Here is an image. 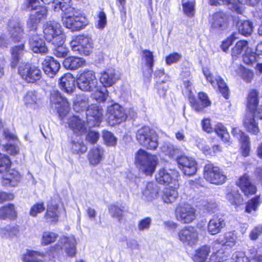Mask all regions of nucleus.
I'll list each match as a JSON object with an SVG mask.
<instances>
[{
	"instance_id": "1",
	"label": "nucleus",
	"mask_w": 262,
	"mask_h": 262,
	"mask_svg": "<svg viewBox=\"0 0 262 262\" xmlns=\"http://www.w3.org/2000/svg\"><path fill=\"white\" fill-rule=\"evenodd\" d=\"M71 0H55L52 7L55 11L61 10L65 12V16L62 18L63 25L72 31H79L86 25L84 17L76 15L77 13L74 8L71 7Z\"/></svg>"
},
{
	"instance_id": "2",
	"label": "nucleus",
	"mask_w": 262,
	"mask_h": 262,
	"mask_svg": "<svg viewBox=\"0 0 262 262\" xmlns=\"http://www.w3.org/2000/svg\"><path fill=\"white\" fill-rule=\"evenodd\" d=\"M135 162L140 171L146 176H151L155 171L159 160L156 155L140 149L135 154Z\"/></svg>"
},
{
	"instance_id": "3",
	"label": "nucleus",
	"mask_w": 262,
	"mask_h": 262,
	"mask_svg": "<svg viewBox=\"0 0 262 262\" xmlns=\"http://www.w3.org/2000/svg\"><path fill=\"white\" fill-rule=\"evenodd\" d=\"M136 140L142 146L150 150L156 149L159 145L156 132L148 126H143L136 132Z\"/></svg>"
},
{
	"instance_id": "4",
	"label": "nucleus",
	"mask_w": 262,
	"mask_h": 262,
	"mask_svg": "<svg viewBox=\"0 0 262 262\" xmlns=\"http://www.w3.org/2000/svg\"><path fill=\"white\" fill-rule=\"evenodd\" d=\"M62 28L56 21H47L43 26V33L46 39L54 45H61L64 42V35L62 33Z\"/></svg>"
},
{
	"instance_id": "5",
	"label": "nucleus",
	"mask_w": 262,
	"mask_h": 262,
	"mask_svg": "<svg viewBox=\"0 0 262 262\" xmlns=\"http://www.w3.org/2000/svg\"><path fill=\"white\" fill-rule=\"evenodd\" d=\"M76 82L78 88L83 92H93L98 88V81L95 72L92 70H84L80 73Z\"/></svg>"
},
{
	"instance_id": "6",
	"label": "nucleus",
	"mask_w": 262,
	"mask_h": 262,
	"mask_svg": "<svg viewBox=\"0 0 262 262\" xmlns=\"http://www.w3.org/2000/svg\"><path fill=\"white\" fill-rule=\"evenodd\" d=\"M28 7H31L32 12L27 21V26L31 30H36L40 20L45 17L47 14V8L39 6V0H28Z\"/></svg>"
},
{
	"instance_id": "7",
	"label": "nucleus",
	"mask_w": 262,
	"mask_h": 262,
	"mask_svg": "<svg viewBox=\"0 0 262 262\" xmlns=\"http://www.w3.org/2000/svg\"><path fill=\"white\" fill-rule=\"evenodd\" d=\"M11 161L9 157L2 156L0 153V173H4L3 183L4 185L14 186L20 180V175L14 169H10Z\"/></svg>"
},
{
	"instance_id": "8",
	"label": "nucleus",
	"mask_w": 262,
	"mask_h": 262,
	"mask_svg": "<svg viewBox=\"0 0 262 262\" xmlns=\"http://www.w3.org/2000/svg\"><path fill=\"white\" fill-rule=\"evenodd\" d=\"M107 103L106 115L110 125L120 124L126 119V113L122 106L113 101H108Z\"/></svg>"
},
{
	"instance_id": "9",
	"label": "nucleus",
	"mask_w": 262,
	"mask_h": 262,
	"mask_svg": "<svg viewBox=\"0 0 262 262\" xmlns=\"http://www.w3.org/2000/svg\"><path fill=\"white\" fill-rule=\"evenodd\" d=\"M245 52L243 59L244 62L247 64H252L256 62V57L255 53L249 48L248 43L246 40H241L236 42L232 48L231 55L233 58L238 57Z\"/></svg>"
},
{
	"instance_id": "10",
	"label": "nucleus",
	"mask_w": 262,
	"mask_h": 262,
	"mask_svg": "<svg viewBox=\"0 0 262 262\" xmlns=\"http://www.w3.org/2000/svg\"><path fill=\"white\" fill-rule=\"evenodd\" d=\"M72 50L77 53L88 55L93 48V40L89 36L79 35L73 38L70 42Z\"/></svg>"
},
{
	"instance_id": "11",
	"label": "nucleus",
	"mask_w": 262,
	"mask_h": 262,
	"mask_svg": "<svg viewBox=\"0 0 262 262\" xmlns=\"http://www.w3.org/2000/svg\"><path fill=\"white\" fill-rule=\"evenodd\" d=\"M196 216V209L189 204H180L175 210L176 220L183 224L192 223Z\"/></svg>"
},
{
	"instance_id": "12",
	"label": "nucleus",
	"mask_w": 262,
	"mask_h": 262,
	"mask_svg": "<svg viewBox=\"0 0 262 262\" xmlns=\"http://www.w3.org/2000/svg\"><path fill=\"white\" fill-rule=\"evenodd\" d=\"M18 73L22 79L29 83H34L40 80L42 72L38 67L29 63H23L18 67Z\"/></svg>"
},
{
	"instance_id": "13",
	"label": "nucleus",
	"mask_w": 262,
	"mask_h": 262,
	"mask_svg": "<svg viewBox=\"0 0 262 262\" xmlns=\"http://www.w3.org/2000/svg\"><path fill=\"white\" fill-rule=\"evenodd\" d=\"M204 177L207 181L215 185L222 184L226 180V176L222 170L210 163L204 166Z\"/></svg>"
},
{
	"instance_id": "14",
	"label": "nucleus",
	"mask_w": 262,
	"mask_h": 262,
	"mask_svg": "<svg viewBox=\"0 0 262 262\" xmlns=\"http://www.w3.org/2000/svg\"><path fill=\"white\" fill-rule=\"evenodd\" d=\"M50 101L52 105H55L59 117L64 123V118L69 111V104L67 99L63 98L58 91L53 90L51 94Z\"/></svg>"
},
{
	"instance_id": "15",
	"label": "nucleus",
	"mask_w": 262,
	"mask_h": 262,
	"mask_svg": "<svg viewBox=\"0 0 262 262\" xmlns=\"http://www.w3.org/2000/svg\"><path fill=\"white\" fill-rule=\"evenodd\" d=\"M179 239L185 245L192 247L199 241V232L194 227H184L178 233Z\"/></svg>"
},
{
	"instance_id": "16",
	"label": "nucleus",
	"mask_w": 262,
	"mask_h": 262,
	"mask_svg": "<svg viewBox=\"0 0 262 262\" xmlns=\"http://www.w3.org/2000/svg\"><path fill=\"white\" fill-rule=\"evenodd\" d=\"M176 161L179 168L185 175L190 176L196 173L197 163L193 158L181 156L178 157Z\"/></svg>"
},
{
	"instance_id": "17",
	"label": "nucleus",
	"mask_w": 262,
	"mask_h": 262,
	"mask_svg": "<svg viewBox=\"0 0 262 262\" xmlns=\"http://www.w3.org/2000/svg\"><path fill=\"white\" fill-rule=\"evenodd\" d=\"M76 239L73 236H63L60 238L58 244L52 248V250L56 251L64 249L68 255L73 256L76 252Z\"/></svg>"
},
{
	"instance_id": "18",
	"label": "nucleus",
	"mask_w": 262,
	"mask_h": 262,
	"mask_svg": "<svg viewBox=\"0 0 262 262\" xmlns=\"http://www.w3.org/2000/svg\"><path fill=\"white\" fill-rule=\"evenodd\" d=\"M85 114L90 126H98L102 119V109L96 105H91Z\"/></svg>"
},
{
	"instance_id": "19",
	"label": "nucleus",
	"mask_w": 262,
	"mask_h": 262,
	"mask_svg": "<svg viewBox=\"0 0 262 262\" xmlns=\"http://www.w3.org/2000/svg\"><path fill=\"white\" fill-rule=\"evenodd\" d=\"M203 72L207 80L213 86L217 85L218 89L223 96L227 98L228 95L229 89L224 80L220 76L214 77L207 69H203Z\"/></svg>"
},
{
	"instance_id": "20",
	"label": "nucleus",
	"mask_w": 262,
	"mask_h": 262,
	"mask_svg": "<svg viewBox=\"0 0 262 262\" xmlns=\"http://www.w3.org/2000/svg\"><path fill=\"white\" fill-rule=\"evenodd\" d=\"M232 133L239 141L242 155L244 157L248 156L250 151V142L249 137L238 127L233 128Z\"/></svg>"
},
{
	"instance_id": "21",
	"label": "nucleus",
	"mask_w": 262,
	"mask_h": 262,
	"mask_svg": "<svg viewBox=\"0 0 262 262\" xmlns=\"http://www.w3.org/2000/svg\"><path fill=\"white\" fill-rule=\"evenodd\" d=\"M177 171L171 169L161 168L159 170L156 174V180L161 184H169L173 180L174 183L177 182L174 179L177 177Z\"/></svg>"
},
{
	"instance_id": "22",
	"label": "nucleus",
	"mask_w": 262,
	"mask_h": 262,
	"mask_svg": "<svg viewBox=\"0 0 262 262\" xmlns=\"http://www.w3.org/2000/svg\"><path fill=\"white\" fill-rule=\"evenodd\" d=\"M189 101L191 106L196 112L202 111L205 107L209 106L211 104L207 95L203 92L198 94V99L190 95L189 97Z\"/></svg>"
},
{
	"instance_id": "23",
	"label": "nucleus",
	"mask_w": 262,
	"mask_h": 262,
	"mask_svg": "<svg viewBox=\"0 0 262 262\" xmlns=\"http://www.w3.org/2000/svg\"><path fill=\"white\" fill-rule=\"evenodd\" d=\"M69 126L74 133L78 136L85 134L87 130L84 120L79 115H74L70 118Z\"/></svg>"
},
{
	"instance_id": "24",
	"label": "nucleus",
	"mask_w": 262,
	"mask_h": 262,
	"mask_svg": "<svg viewBox=\"0 0 262 262\" xmlns=\"http://www.w3.org/2000/svg\"><path fill=\"white\" fill-rule=\"evenodd\" d=\"M45 73L50 77H53L59 71L60 64L53 57L47 56L42 62Z\"/></svg>"
},
{
	"instance_id": "25",
	"label": "nucleus",
	"mask_w": 262,
	"mask_h": 262,
	"mask_svg": "<svg viewBox=\"0 0 262 262\" xmlns=\"http://www.w3.org/2000/svg\"><path fill=\"white\" fill-rule=\"evenodd\" d=\"M260 0H223L224 5H227L232 11L237 13L242 12V5H249L254 6L259 2Z\"/></svg>"
},
{
	"instance_id": "26",
	"label": "nucleus",
	"mask_w": 262,
	"mask_h": 262,
	"mask_svg": "<svg viewBox=\"0 0 262 262\" xmlns=\"http://www.w3.org/2000/svg\"><path fill=\"white\" fill-rule=\"evenodd\" d=\"M118 79L116 70L113 68H109L101 74L100 81L103 85V87L106 88L112 86Z\"/></svg>"
},
{
	"instance_id": "27",
	"label": "nucleus",
	"mask_w": 262,
	"mask_h": 262,
	"mask_svg": "<svg viewBox=\"0 0 262 262\" xmlns=\"http://www.w3.org/2000/svg\"><path fill=\"white\" fill-rule=\"evenodd\" d=\"M236 184L245 195L252 194L256 192V188L252 183L249 177L247 174L241 177Z\"/></svg>"
},
{
	"instance_id": "28",
	"label": "nucleus",
	"mask_w": 262,
	"mask_h": 262,
	"mask_svg": "<svg viewBox=\"0 0 262 262\" xmlns=\"http://www.w3.org/2000/svg\"><path fill=\"white\" fill-rule=\"evenodd\" d=\"M8 31L12 40L19 41L23 38V29L19 21L12 20L8 26Z\"/></svg>"
},
{
	"instance_id": "29",
	"label": "nucleus",
	"mask_w": 262,
	"mask_h": 262,
	"mask_svg": "<svg viewBox=\"0 0 262 262\" xmlns=\"http://www.w3.org/2000/svg\"><path fill=\"white\" fill-rule=\"evenodd\" d=\"M29 44L30 49L34 53H46L48 52L45 41L37 35H34L30 37Z\"/></svg>"
},
{
	"instance_id": "30",
	"label": "nucleus",
	"mask_w": 262,
	"mask_h": 262,
	"mask_svg": "<svg viewBox=\"0 0 262 262\" xmlns=\"http://www.w3.org/2000/svg\"><path fill=\"white\" fill-rule=\"evenodd\" d=\"M227 19L226 13L222 11L215 13L213 15L211 28L219 31L225 29L227 27Z\"/></svg>"
},
{
	"instance_id": "31",
	"label": "nucleus",
	"mask_w": 262,
	"mask_h": 262,
	"mask_svg": "<svg viewBox=\"0 0 262 262\" xmlns=\"http://www.w3.org/2000/svg\"><path fill=\"white\" fill-rule=\"evenodd\" d=\"M225 220L219 216H214L208 224V232L211 235L220 233L225 226Z\"/></svg>"
},
{
	"instance_id": "32",
	"label": "nucleus",
	"mask_w": 262,
	"mask_h": 262,
	"mask_svg": "<svg viewBox=\"0 0 262 262\" xmlns=\"http://www.w3.org/2000/svg\"><path fill=\"white\" fill-rule=\"evenodd\" d=\"M159 192V187L154 182H148L143 189L142 195L148 201H151L157 198Z\"/></svg>"
},
{
	"instance_id": "33",
	"label": "nucleus",
	"mask_w": 262,
	"mask_h": 262,
	"mask_svg": "<svg viewBox=\"0 0 262 262\" xmlns=\"http://www.w3.org/2000/svg\"><path fill=\"white\" fill-rule=\"evenodd\" d=\"M75 78L70 73H67L60 79V86L65 92L71 94L75 89Z\"/></svg>"
},
{
	"instance_id": "34",
	"label": "nucleus",
	"mask_w": 262,
	"mask_h": 262,
	"mask_svg": "<svg viewBox=\"0 0 262 262\" xmlns=\"http://www.w3.org/2000/svg\"><path fill=\"white\" fill-rule=\"evenodd\" d=\"M104 150L100 146L94 147L88 153V160L93 165L98 164L103 159Z\"/></svg>"
},
{
	"instance_id": "35",
	"label": "nucleus",
	"mask_w": 262,
	"mask_h": 262,
	"mask_svg": "<svg viewBox=\"0 0 262 262\" xmlns=\"http://www.w3.org/2000/svg\"><path fill=\"white\" fill-rule=\"evenodd\" d=\"M244 125L249 133L253 135H257L259 132L257 123L254 120L253 112L247 114L244 120Z\"/></svg>"
},
{
	"instance_id": "36",
	"label": "nucleus",
	"mask_w": 262,
	"mask_h": 262,
	"mask_svg": "<svg viewBox=\"0 0 262 262\" xmlns=\"http://www.w3.org/2000/svg\"><path fill=\"white\" fill-rule=\"evenodd\" d=\"M85 63L83 59L75 56H70L64 59L63 62V66L67 69L72 70H76Z\"/></svg>"
},
{
	"instance_id": "37",
	"label": "nucleus",
	"mask_w": 262,
	"mask_h": 262,
	"mask_svg": "<svg viewBox=\"0 0 262 262\" xmlns=\"http://www.w3.org/2000/svg\"><path fill=\"white\" fill-rule=\"evenodd\" d=\"M178 182L174 183V188L171 186L169 188H166L162 195V200L164 202L167 204L172 203L175 202L178 196V193L176 189L178 188Z\"/></svg>"
},
{
	"instance_id": "38",
	"label": "nucleus",
	"mask_w": 262,
	"mask_h": 262,
	"mask_svg": "<svg viewBox=\"0 0 262 262\" xmlns=\"http://www.w3.org/2000/svg\"><path fill=\"white\" fill-rule=\"evenodd\" d=\"M143 58L145 61L146 64L147 66V69L146 72H144V77L149 79L152 73V67L154 66V56L152 53L148 50L143 51Z\"/></svg>"
},
{
	"instance_id": "39",
	"label": "nucleus",
	"mask_w": 262,
	"mask_h": 262,
	"mask_svg": "<svg viewBox=\"0 0 262 262\" xmlns=\"http://www.w3.org/2000/svg\"><path fill=\"white\" fill-rule=\"evenodd\" d=\"M58 205L51 203L48 205L47 211L45 214V219L49 223H57L58 221Z\"/></svg>"
},
{
	"instance_id": "40",
	"label": "nucleus",
	"mask_w": 262,
	"mask_h": 262,
	"mask_svg": "<svg viewBox=\"0 0 262 262\" xmlns=\"http://www.w3.org/2000/svg\"><path fill=\"white\" fill-rule=\"evenodd\" d=\"M24 51L25 46L24 44L16 46L11 49V66L12 68L16 67Z\"/></svg>"
},
{
	"instance_id": "41",
	"label": "nucleus",
	"mask_w": 262,
	"mask_h": 262,
	"mask_svg": "<svg viewBox=\"0 0 262 262\" xmlns=\"http://www.w3.org/2000/svg\"><path fill=\"white\" fill-rule=\"evenodd\" d=\"M45 255L35 251L28 250L23 255L22 259L25 262H42Z\"/></svg>"
},
{
	"instance_id": "42",
	"label": "nucleus",
	"mask_w": 262,
	"mask_h": 262,
	"mask_svg": "<svg viewBox=\"0 0 262 262\" xmlns=\"http://www.w3.org/2000/svg\"><path fill=\"white\" fill-rule=\"evenodd\" d=\"M16 216V212L13 204H9L0 208V219H14Z\"/></svg>"
},
{
	"instance_id": "43",
	"label": "nucleus",
	"mask_w": 262,
	"mask_h": 262,
	"mask_svg": "<svg viewBox=\"0 0 262 262\" xmlns=\"http://www.w3.org/2000/svg\"><path fill=\"white\" fill-rule=\"evenodd\" d=\"M216 242L222 245L232 247L235 244L236 236L233 232H228L225 233L223 237H220Z\"/></svg>"
},
{
	"instance_id": "44",
	"label": "nucleus",
	"mask_w": 262,
	"mask_h": 262,
	"mask_svg": "<svg viewBox=\"0 0 262 262\" xmlns=\"http://www.w3.org/2000/svg\"><path fill=\"white\" fill-rule=\"evenodd\" d=\"M258 104V92L255 90H251L247 97V107L253 112L255 111Z\"/></svg>"
},
{
	"instance_id": "45",
	"label": "nucleus",
	"mask_w": 262,
	"mask_h": 262,
	"mask_svg": "<svg viewBox=\"0 0 262 262\" xmlns=\"http://www.w3.org/2000/svg\"><path fill=\"white\" fill-rule=\"evenodd\" d=\"M237 27L239 32L245 36L250 35L253 31L252 23L249 20L238 21Z\"/></svg>"
},
{
	"instance_id": "46",
	"label": "nucleus",
	"mask_w": 262,
	"mask_h": 262,
	"mask_svg": "<svg viewBox=\"0 0 262 262\" xmlns=\"http://www.w3.org/2000/svg\"><path fill=\"white\" fill-rule=\"evenodd\" d=\"M93 97L98 102H104L107 99L109 95L108 91L105 88L98 85V88L94 91Z\"/></svg>"
},
{
	"instance_id": "47",
	"label": "nucleus",
	"mask_w": 262,
	"mask_h": 262,
	"mask_svg": "<svg viewBox=\"0 0 262 262\" xmlns=\"http://www.w3.org/2000/svg\"><path fill=\"white\" fill-rule=\"evenodd\" d=\"M71 149L74 154H81L85 152L87 150L86 146L80 139L73 140L71 143Z\"/></svg>"
},
{
	"instance_id": "48",
	"label": "nucleus",
	"mask_w": 262,
	"mask_h": 262,
	"mask_svg": "<svg viewBox=\"0 0 262 262\" xmlns=\"http://www.w3.org/2000/svg\"><path fill=\"white\" fill-rule=\"evenodd\" d=\"M162 152L171 158L179 154L180 150L170 143H164L161 147Z\"/></svg>"
},
{
	"instance_id": "49",
	"label": "nucleus",
	"mask_w": 262,
	"mask_h": 262,
	"mask_svg": "<svg viewBox=\"0 0 262 262\" xmlns=\"http://www.w3.org/2000/svg\"><path fill=\"white\" fill-rule=\"evenodd\" d=\"M214 130L223 142H229L230 136L226 128L222 124L218 123L214 128Z\"/></svg>"
},
{
	"instance_id": "50",
	"label": "nucleus",
	"mask_w": 262,
	"mask_h": 262,
	"mask_svg": "<svg viewBox=\"0 0 262 262\" xmlns=\"http://www.w3.org/2000/svg\"><path fill=\"white\" fill-rule=\"evenodd\" d=\"M18 232L19 230L16 226H7L1 230V234L6 238H12L17 236Z\"/></svg>"
},
{
	"instance_id": "51",
	"label": "nucleus",
	"mask_w": 262,
	"mask_h": 262,
	"mask_svg": "<svg viewBox=\"0 0 262 262\" xmlns=\"http://www.w3.org/2000/svg\"><path fill=\"white\" fill-rule=\"evenodd\" d=\"M124 211L123 206L112 205L109 207V212L112 217L118 219L120 221L123 217V212Z\"/></svg>"
},
{
	"instance_id": "52",
	"label": "nucleus",
	"mask_w": 262,
	"mask_h": 262,
	"mask_svg": "<svg viewBox=\"0 0 262 262\" xmlns=\"http://www.w3.org/2000/svg\"><path fill=\"white\" fill-rule=\"evenodd\" d=\"M226 199L229 202L234 205H238L242 202L241 194L238 190H232L226 195Z\"/></svg>"
},
{
	"instance_id": "53",
	"label": "nucleus",
	"mask_w": 262,
	"mask_h": 262,
	"mask_svg": "<svg viewBox=\"0 0 262 262\" xmlns=\"http://www.w3.org/2000/svg\"><path fill=\"white\" fill-rule=\"evenodd\" d=\"M260 203V199L259 196H256L251 199L246 204V211L248 213L256 211Z\"/></svg>"
},
{
	"instance_id": "54",
	"label": "nucleus",
	"mask_w": 262,
	"mask_h": 262,
	"mask_svg": "<svg viewBox=\"0 0 262 262\" xmlns=\"http://www.w3.org/2000/svg\"><path fill=\"white\" fill-rule=\"evenodd\" d=\"M107 24L106 15L102 10L98 12L97 14V19L96 27L99 29H103Z\"/></svg>"
},
{
	"instance_id": "55",
	"label": "nucleus",
	"mask_w": 262,
	"mask_h": 262,
	"mask_svg": "<svg viewBox=\"0 0 262 262\" xmlns=\"http://www.w3.org/2000/svg\"><path fill=\"white\" fill-rule=\"evenodd\" d=\"M58 235L52 232H45L42 234L41 243L43 245H47L55 241Z\"/></svg>"
},
{
	"instance_id": "56",
	"label": "nucleus",
	"mask_w": 262,
	"mask_h": 262,
	"mask_svg": "<svg viewBox=\"0 0 262 262\" xmlns=\"http://www.w3.org/2000/svg\"><path fill=\"white\" fill-rule=\"evenodd\" d=\"M37 100V94L34 91H28L24 98V101L26 105L35 104Z\"/></svg>"
},
{
	"instance_id": "57",
	"label": "nucleus",
	"mask_w": 262,
	"mask_h": 262,
	"mask_svg": "<svg viewBox=\"0 0 262 262\" xmlns=\"http://www.w3.org/2000/svg\"><path fill=\"white\" fill-rule=\"evenodd\" d=\"M185 88L190 92L191 91L192 76L189 71H183L181 74Z\"/></svg>"
},
{
	"instance_id": "58",
	"label": "nucleus",
	"mask_w": 262,
	"mask_h": 262,
	"mask_svg": "<svg viewBox=\"0 0 262 262\" xmlns=\"http://www.w3.org/2000/svg\"><path fill=\"white\" fill-rule=\"evenodd\" d=\"M103 140L107 146H114L117 143V138L113 134L107 131H104L103 133Z\"/></svg>"
},
{
	"instance_id": "59",
	"label": "nucleus",
	"mask_w": 262,
	"mask_h": 262,
	"mask_svg": "<svg viewBox=\"0 0 262 262\" xmlns=\"http://www.w3.org/2000/svg\"><path fill=\"white\" fill-rule=\"evenodd\" d=\"M236 35L237 34L236 33H233L232 35L223 41L221 48L224 51H227L229 47L232 44L233 42L237 38L236 36Z\"/></svg>"
},
{
	"instance_id": "60",
	"label": "nucleus",
	"mask_w": 262,
	"mask_h": 262,
	"mask_svg": "<svg viewBox=\"0 0 262 262\" xmlns=\"http://www.w3.org/2000/svg\"><path fill=\"white\" fill-rule=\"evenodd\" d=\"M183 11L184 13L189 16L194 15V3L193 2H188L187 3H183L182 4Z\"/></svg>"
},
{
	"instance_id": "61",
	"label": "nucleus",
	"mask_w": 262,
	"mask_h": 262,
	"mask_svg": "<svg viewBox=\"0 0 262 262\" xmlns=\"http://www.w3.org/2000/svg\"><path fill=\"white\" fill-rule=\"evenodd\" d=\"M262 234V225H259L252 229L249 234V237L252 241L256 240Z\"/></svg>"
},
{
	"instance_id": "62",
	"label": "nucleus",
	"mask_w": 262,
	"mask_h": 262,
	"mask_svg": "<svg viewBox=\"0 0 262 262\" xmlns=\"http://www.w3.org/2000/svg\"><path fill=\"white\" fill-rule=\"evenodd\" d=\"M151 219L147 217L140 220L138 224V228L140 231L148 230L151 225Z\"/></svg>"
},
{
	"instance_id": "63",
	"label": "nucleus",
	"mask_w": 262,
	"mask_h": 262,
	"mask_svg": "<svg viewBox=\"0 0 262 262\" xmlns=\"http://www.w3.org/2000/svg\"><path fill=\"white\" fill-rule=\"evenodd\" d=\"M45 209L43 203H37L31 207L30 214L31 216L35 217L38 213L42 212Z\"/></svg>"
},
{
	"instance_id": "64",
	"label": "nucleus",
	"mask_w": 262,
	"mask_h": 262,
	"mask_svg": "<svg viewBox=\"0 0 262 262\" xmlns=\"http://www.w3.org/2000/svg\"><path fill=\"white\" fill-rule=\"evenodd\" d=\"M241 71L242 78L247 82H251L253 78V72L244 68L241 69Z\"/></svg>"
}]
</instances>
